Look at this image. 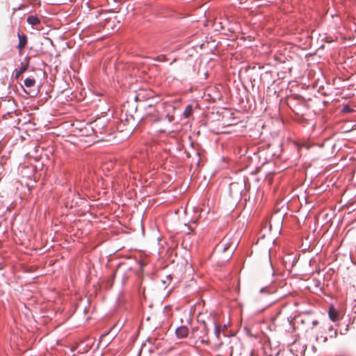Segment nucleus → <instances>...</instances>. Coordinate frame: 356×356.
Here are the masks:
<instances>
[{"label":"nucleus","instance_id":"obj_1","mask_svg":"<svg viewBox=\"0 0 356 356\" xmlns=\"http://www.w3.org/2000/svg\"><path fill=\"white\" fill-rule=\"evenodd\" d=\"M195 328H193L192 330V334L193 335V337L190 339V342H189L191 345H192L195 347H200L202 345H204V344L208 345L209 343V340L208 337H205L204 336L200 337L195 339L196 337L195 336Z\"/></svg>","mask_w":356,"mask_h":356},{"label":"nucleus","instance_id":"obj_2","mask_svg":"<svg viewBox=\"0 0 356 356\" xmlns=\"http://www.w3.org/2000/svg\"><path fill=\"white\" fill-rule=\"evenodd\" d=\"M270 268H271L270 272V277L269 279V281L268 282L267 284L265 286L261 287L259 290V293L261 294H263V293L271 294V293H273L275 291L274 288L270 286V284L274 281V279H273L274 272L273 270V266L271 264H270Z\"/></svg>","mask_w":356,"mask_h":356},{"label":"nucleus","instance_id":"obj_3","mask_svg":"<svg viewBox=\"0 0 356 356\" xmlns=\"http://www.w3.org/2000/svg\"><path fill=\"white\" fill-rule=\"evenodd\" d=\"M188 328L185 325H181L175 330V334L178 339L186 338L188 335Z\"/></svg>","mask_w":356,"mask_h":356},{"label":"nucleus","instance_id":"obj_4","mask_svg":"<svg viewBox=\"0 0 356 356\" xmlns=\"http://www.w3.org/2000/svg\"><path fill=\"white\" fill-rule=\"evenodd\" d=\"M153 97L152 91L140 90L135 97V99L138 101L149 100Z\"/></svg>","mask_w":356,"mask_h":356},{"label":"nucleus","instance_id":"obj_5","mask_svg":"<svg viewBox=\"0 0 356 356\" xmlns=\"http://www.w3.org/2000/svg\"><path fill=\"white\" fill-rule=\"evenodd\" d=\"M21 64H22V67L19 70L15 69L14 70V72H13L12 76L14 77L15 79H19V77L24 72H25L29 67V62H26V63L22 62Z\"/></svg>","mask_w":356,"mask_h":356},{"label":"nucleus","instance_id":"obj_6","mask_svg":"<svg viewBox=\"0 0 356 356\" xmlns=\"http://www.w3.org/2000/svg\"><path fill=\"white\" fill-rule=\"evenodd\" d=\"M19 43H18V49L21 51L27 44V38L26 36L24 34L20 35L18 33Z\"/></svg>","mask_w":356,"mask_h":356},{"label":"nucleus","instance_id":"obj_7","mask_svg":"<svg viewBox=\"0 0 356 356\" xmlns=\"http://www.w3.org/2000/svg\"><path fill=\"white\" fill-rule=\"evenodd\" d=\"M26 22L31 26H35L40 23V19L36 15H30L27 17Z\"/></svg>","mask_w":356,"mask_h":356},{"label":"nucleus","instance_id":"obj_8","mask_svg":"<svg viewBox=\"0 0 356 356\" xmlns=\"http://www.w3.org/2000/svg\"><path fill=\"white\" fill-rule=\"evenodd\" d=\"M339 312L333 307H331L329 309V317L333 321L335 322L338 320Z\"/></svg>","mask_w":356,"mask_h":356},{"label":"nucleus","instance_id":"obj_9","mask_svg":"<svg viewBox=\"0 0 356 356\" xmlns=\"http://www.w3.org/2000/svg\"><path fill=\"white\" fill-rule=\"evenodd\" d=\"M174 120V118L173 116L172 115H169L168 114V115H163V116H161V117H159L158 119H157V121H163V122H168V123H170L173 121Z\"/></svg>","mask_w":356,"mask_h":356},{"label":"nucleus","instance_id":"obj_10","mask_svg":"<svg viewBox=\"0 0 356 356\" xmlns=\"http://www.w3.org/2000/svg\"><path fill=\"white\" fill-rule=\"evenodd\" d=\"M35 83V80L33 78H26L24 81V84L26 87H31Z\"/></svg>","mask_w":356,"mask_h":356},{"label":"nucleus","instance_id":"obj_11","mask_svg":"<svg viewBox=\"0 0 356 356\" xmlns=\"http://www.w3.org/2000/svg\"><path fill=\"white\" fill-rule=\"evenodd\" d=\"M124 120L127 122L128 124H131V128L135 126L136 124L135 120L132 115H131L129 118L128 116H126Z\"/></svg>","mask_w":356,"mask_h":356},{"label":"nucleus","instance_id":"obj_12","mask_svg":"<svg viewBox=\"0 0 356 356\" xmlns=\"http://www.w3.org/2000/svg\"><path fill=\"white\" fill-rule=\"evenodd\" d=\"M213 326H214L215 335L217 338H219V337L220 335V332H221V329L218 325H217L216 324V323H213Z\"/></svg>","mask_w":356,"mask_h":356},{"label":"nucleus","instance_id":"obj_13","mask_svg":"<svg viewBox=\"0 0 356 356\" xmlns=\"http://www.w3.org/2000/svg\"><path fill=\"white\" fill-rule=\"evenodd\" d=\"M354 111V109L350 107L348 105H345L342 108V112L344 113H350Z\"/></svg>","mask_w":356,"mask_h":356},{"label":"nucleus","instance_id":"obj_14","mask_svg":"<svg viewBox=\"0 0 356 356\" xmlns=\"http://www.w3.org/2000/svg\"><path fill=\"white\" fill-rule=\"evenodd\" d=\"M216 248L218 249L219 250H222V252H225L226 250L227 249V244L222 242L218 245Z\"/></svg>","mask_w":356,"mask_h":356},{"label":"nucleus","instance_id":"obj_15","mask_svg":"<svg viewBox=\"0 0 356 356\" xmlns=\"http://www.w3.org/2000/svg\"><path fill=\"white\" fill-rule=\"evenodd\" d=\"M238 185V183H232V184H230V185H229V191H230L231 194H232L234 193V191Z\"/></svg>","mask_w":356,"mask_h":356},{"label":"nucleus","instance_id":"obj_16","mask_svg":"<svg viewBox=\"0 0 356 356\" xmlns=\"http://www.w3.org/2000/svg\"><path fill=\"white\" fill-rule=\"evenodd\" d=\"M192 111V106H188L185 111H184V115L188 117L189 113Z\"/></svg>","mask_w":356,"mask_h":356},{"label":"nucleus","instance_id":"obj_17","mask_svg":"<svg viewBox=\"0 0 356 356\" xmlns=\"http://www.w3.org/2000/svg\"><path fill=\"white\" fill-rule=\"evenodd\" d=\"M286 319H287V321H288L290 324L292 323V321H293V318L291 316H290V317H287V318H286Z\"/></svg>","mask_w":356,"mask_h":356},{"label":"nucleus","instance_id":"obj_18","mask_svg":"<svg viewBox=\"0 0 356 356\" xmlns=\"http://www.w3.org/2000/svg\"><path fill=\"white\" fill-rule=\"evenodd\" d=\"M171 279H172L171 275H168L167 276V280H168V281H170V280H171Z\"/></svg>","mask_w":356,"mask_h":356},{"label":"nucleus","instance_id":"obj_19","mask_svg":"<svg viewBox=\"0 0 356 356\" xmlns=\"http://www.w3.org/2000/svg\"><path fill=\"white\" fill-rule=\"evenodd\" d=\"M158 60L161 61V60H162V59L161 58H158Z\"/></svg>","mask_w":356,"mask_h":356},{"label":"nucleus","instance_id":"obj_20","mask_svg":"<svg viewBox=\"0 0 356 356\" xmlns=\"http://www.w3.org/2000/svg\"><path fill=\"white\" fill-rule=\"evenodd\" d=\"M159 131L164 132L165 131L164 130H159Z\"/></svg>","mask_w":356,"mask_h":356},{"label":"nucleus","instance_id":"obj_21","mask_svg":"<svg viewBox=\"0 0 356 356\" xmlns=\"http://www.w3.org/2000/svg\"><path fill=\"white\" fill-rule=\"evenodd\" d=\"M355 31L356 32V29H355Z\"/></svg>","mask_w":356,"mask_h":356}]
</instances>
